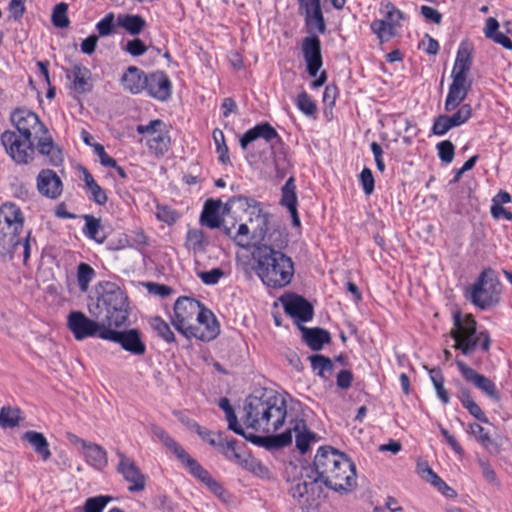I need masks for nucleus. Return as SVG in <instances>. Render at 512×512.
Listing matches in <instances>:
<instances>
[{"label":"nucleus","mask_w":512,"mask_h":512,"mask_svg":"<svg viewBox=\"0 0 512 512\" xmlns=\"http://www.w3.org/2000/svg\"><path fill=\"white\" fill-rule=\"evenodd\" d=\"M172 323L176 330L188 339L194 337L208 342L215 339L220 332L212 311L190 297H180L176 300Z\"/></svg>","instance_id":"f257e3e1"},{"label":"nucleus","mask_w":512,"mask_h":512,"mask_svg":"<svg viewBox=\"0 0 512 512\" xmlns=\"http://www.w3.org/2000/svg\"><path fill=\"white\" fill-rule=\"evenodd\" d=\"M313 466V472L319 481L336 492L349 493L356 487L354 463L331 446L318 449Z\"/></svg>","instance_id":"f03ea898"},{"label":"nucleus","mask_w":512,"mask_h":512,"mask_svg":"<svg viewBox=\"0 0 512 512\" xmlns=\"http://www.w3.org/2000/svg\"><path fill=\"white\" fill-rule=\"evenodd\" d=\"M286 401L280 395L264 393L249 396L244 404L243 422L256 432L270 434L280 429L286 419Z\"/></svg>","instance_id":"7ed1b4c3"},{"label":"nucleus","mask_w":512,"mask_h":512,"mask_svg":"<svg viewBox=\"0 0 512 512\" xmlns=\"http://www.w3.org/2000/svg\"><path fill=\"white\" fill-rule=\"evenodd\" d=\"M252 258L257 263L256 274L266 286L283 288L290 284L294 276V263L282 251L256 246Z\"/></svg>","instance_id":"20e7f679"},{"label":"nucleus","mask_w":512,"mask_h":512,"mask_svg":"<svg viewBox=\"0 0 512 512\" xmlns=\"http://www.w3.org/2000/svg\"><path fill=\"white\" fill-rule=\"evenodd\" d=\"M454 327L450 331V336L455 340L453 348L458 349L462 354L468 356L472 354L480 343L483 351L490 348V336L487 331L477 332V322L471 314L462 317L460 311L453 314Z\"/></svg>","instance_id":"39448f33"},{"label":"nucleus","mask_w":512,"mask_h":512,"mask_svg":"<svg viewBox=\"0 0 512 512\" xmlns=\"http://www.w3.org/2000/svg\"><path fill=\"white\" fill-rule=\"evenodd\" d=\"M153 435L189 470V472L201 482H203L209 490L219 498L226 493L223 486L211 477L209 472L204 469L194 458H192L185 449L176 442L163 428L152 425Z\"/></svg>","instance_id":"423d86ee"},{"label":"nucleus","mask_w":512,"mask_h":512,"mask_svg":"<svg viewBox=\"0 0 512 512\" xmlns=\"http://www.w3.org/2000/svg\"><path fill=\"white\" fill-rule=\"evenodd\" d=\"M472 65L471 48L467 43H462L457 51L456 60L452 69V84L446 98L445 107L447 111L457 108L465 99L471 81L467 79V73Z\"/></svg>","instance_id":"0eeeda50"},{"label":"nucleus","mask_w":512,"mask_h":512,"mask_svg":"<svg viewBox=\"0 0 512 512\" xmlns=\"http://www.w3.org/2000/svg\"><path fill=\"white\" fill-rule=\"evenodd\" d=\"M96 308L106 311L103 321L108 327L120 328L129 317V302L125 292L115 283L107 282L97 299Z\"/></svg>","instance_id":"6e6552de"},{"label":"nucleus","mask_w":512,"mask_h":512,"mask_svg":"<svg viewBox=\"0 0 512 512\" xmlns=\"http://www.w3.org/2000/svg\"><path fill=\"white\" fill-rule=\"evenodd\" d=\"M501 283L492 270H484L476 282L466 292V297L475 306L486 310L495 306L500 300Z\"/></svg>","instance_id":"1a4fd4ad"},{"label":"nucleus","mask_w":512,"mask_h":512,"mask_svg":"<svg viewBox=\"0 0 512 512\" xmlns=\"http://www.w3.org/2000/svg\"><path fill=\"white\" fill-rule=\"evenodd\" d=\"M1 142L15 163L28 164L33 160L35 147L30 130H5Z\"/></svg>","instance_id":"9d476101"},{"label":"nucleus","mask_w":512,"mask_h":512,"mask_svg":"<svg viewBox=\"0 0 512 512\" xmlns=\"http://www.w3.org/2000/svg\"><path fill=\"white\" fill-rule=\"evenodd\" d=\"M230 205H236L247 215L248 223L252 228L254 244L259 240H264L265 234L268 232L269 215L262 211L260 204L256 200L245 196H235L228 201L226 207Z\"/></svg>","instance_id":"9b49d317"},{"label":"nucleus","mask_w":512,"mask_h":512,"mask_svg":"<svg viewBox=\"0 0 512 512\" xmlns=\"http://www.w3.org/2000/svg\"><path fill=\"white\" fill-rule=\"evenodd\" d=\"M100 339L116 343L123 350L134 356H142L146 353L143 335L136 328L117 330V328L108 327L102 330Z\"/></svg>","instance_id":"f8f14e48"},{"label":"nucleus","mask_w":512,"mask_h":512,"mask_svg":"<svg viewBox=\"0 0 512 512\" xmlns=\"http://www.w3.org/2000/svg\"><path fill=\"white\" fill-rule=\"evenodd\" d=\"M67 327L78 341L96 336L100 338L102 330L108 328L104 321L99 322L92 320L81 311H72L69 313L67 317Z\"/></svg>","instance_id":"ddd939ff"},{"label":"nucleus","mask_w":512,"mask_h":512,"mask_svg":"<svg viewBox=\"0 0 512 512\" xmlns=\"http://www.w3.org/2000/svg\"><path fill=\"white\" fill-rule=\"evenodd\" d=\"M281 301L285 313L293 318L298 326L312 320L314 316L313 305L304 297L297 294H288L282 297Z\"/></svg>","instance_id":"4468645a"},{"label":"nucleus","mask_w":512,"mask_h":512,"mask_svg":"<svg viewBox=\"0 0 512 512\" xmlns=\"http://www.w3.org/2000/svg\"><path fill=\"white\" fill-rule=\"evenodd\" d=\"M116 454L119 457L117 471L130 483L128 490L130 492L143 491L146 485L145 476L136 466L134 460L127 458L125 454L119 450H117Z\"/></svg>","instance_id":"2eb2a0df"},{"label":"nucleus","mask_w":512,"mask_h":512,"mask_svg":"<svg viewBox=\"0 0 512 512\" xmlns=\"http://www.w3.org/2000/svg\"><path fill=\"white\" fill-rule=\"evenodd\" d=\"M456 364L462 376L467 382L473 384L489 398L499 400V392L492 380L482 374H479L461 360H457Z\"/></svg>","instance_id":"dca6fc26"},{"label":"nucleus","mask_w":512,"mask_h":512,"mask_svg":"<svg viewBox=\"0 0 512 512\" xmlns=\"http://www.w3.org/2000/svg\"><path fill=\"white\" fill-rule=\"evenodd\" d=\"M302 53L308 74L311 77H316L323 64L319 38L315 35L305 37L302 41Z\"/></svg>","instance_id":"f3484780"},{"label":"nucleus","mask_w":512,"mask_h":512,"mask_svg":"<svg viewBox=\"0 0 512 512\" xmlns=\"http://www.w3.org/2000/svg\"><path fill=\"white\" fill-rule=\"evenodd\" d=\"M300 9L303 10L305 24L310 31L324 34L326 24L321 8V0H299Z\"/></svg>","instance_id":"a211bd4d"},{"label":"nucleus","mask_w":512,"mask_h":512,"mask_svg":"<svg viewBox=\"0 0 512 512\" xmlns=\"http://www.w3.org/2000/svg\"><path fill=\"white\" fill-rule=\"evenodd\" d=\"M142 134L141 141H145L149 152L156 157H162L169 150L171 138L168 130H138Z\"/></svg>","instance_id":"6ab92c4d"},{"label":"nucleus","mask_w":512,"mask_h":512,"mask_svg":"<svg viewBox=\"0 0 512 512\" xmlns=\"http://www.w3.org/2000/svg\"><path fill=\"white\" fill-rule=\"evenodd\" d=\"M144 90L148 92L149 96L159 101H166L171 96V81L164 72L157 71L147 75V84H145Z\"/></svg>","instance_id":"aec40b11"},{"label":"nucleus","mask_w":512,"mask_h":512,"mask_svg":"<svg viewBox=\"0 0 512 512\" xmlns=\"http://www.w3.org/2000/svg\"><path fill=\"white\" fill-rule=\"evenodd\" d=\"M24 225V216L21 209L12 202L0 206V230H9L19 233Z\"/></svg>","instance_id":"412c9836"},{"label":"nucleus","mask_w":512,"mask_h":512,"mask_svg":"<svg viewBox=\"0 0 512 512\" xmlns=\"http://www.w3.org/2000/svg\"><path fill=\"white\" fill-rule=\"evenodd\" d=\"M305 472V474H301V477L290 488L292 497L298 500L305 496H314L320 492L319 479L313 472V469H305Z\"/></svg>","instance_id":"4be33fe9"},{"label":"nucleus","mask_w":512,"mask_h":512,"mask_svg":"<svg viewBox=\"0 0 512 512\" xmlns=\"http://www.w3.org/2000/svg\"><path fill=\"white\" fill-rule=\"evenodd\" d=\"M39 192L49 198H57L62 192V182L52 170H42L37 178Z\"/></svg>","instance_id":"5701e85b"},{"label":"nucleus","mask_w":512,"mask_h":512,"mask_svg":"<svg viewBox=\"0 0 512 512\" xmlns=\"http://www.w3.org/2000/svg\"><path fill=\"white\" fill-rule=\"evenodd\" d=\"M281 193V205L288 209L292 218L293 226L300 227V218L297 211L298 200L296 195V185L293 176L289 177L286 181L281 189Z\"/></svg>","instance_id":"b1692460"},{"label":"nucleus","mask_w":512,"mask_h":512,"mask_svg":"<svg viewBox=\"0 0 512 512\" xmlns=\"http://www.w3.org/2000/svg\"><path fill=\"white\" fill-rule=\"evenodd\" d=\"M121 84L125 91L132 94L142 92L147 84V75L136 66H129L121 77Z\"/></svg>","instance_id":"393cba45"},{"label":"nucleus","mask_w":512,"mask_h":512,"mask_svg":"<svg viewBox=\"0 0 512 512\" xmlns=\"http://www.w3.org/2000/svg\"><path fill=\"white\" fill-rule=\"evenodd\" d=\"M299 329L305 343L314 351L321 350L325 344L331 342V335L325 329L319 327L308 328L303 325H300Z\"/></svg>","instance_id":"a878e982"},{"label":"nucleus","mask_w":512,"mask_h":512,"mask_svg":"<svg viewBox=\"0 0 512 512\" xmlns=\"http://www.w3.org/2000/svg\"><path fill=\"white\" fill-rule=\"evenodd\" d=\"M471 112L470 105L464 104L452 115L439 116L432 128H454L460 126L470 118Z\"/></svg>","instance_id":"bb28decb"},{"label":"nucleus","mask_w":512,"mask_h":512,"mask_svg":"<svg viewBox=\"0 0 512 512\" xmlns=\"http://www.w3.org/2000/svg\"><path fill=\"white\" fill-rule=\"evenodd\" d=\"M222 203L220 200L208 199L200 216V223L211 229L219 228L222 225V218L219 215V210Z\"/></svg>","instance_id":"cd10ccee"},{"label":"nucleus","mask_w":512,"mask_h":512,"mask_svg":"<svg viewBox=\"0 0 512 512\" xmlns=\"http://www.w3.org/2000/svg\"><path fill=\"white\" fill-rule=\"evenodd\" d=\"M292 423L296 434V447L302 454H305L310 448V443L316 439V434L307 428L303 419H295Z\"/></svg>","instance_id":"c85d7f7f"},{"label":"nucleus","mask_w":512,"mask_h":512,"mask_svg":"<svg viewBox=\"0 0 512 512\" xmlns=\"http://www.w3.org/2000/svg\"><path fill=\"white\" fill-rule=\"evenodd\" d=\"M82 453L88 464L98 470L103 469L108 464L107 452L99 444L89 442Z\"/></svg>","instance_id":"c756f323"},{"label":"nucleus","mask_w":512,"mask_h":512,"mask_svg":"<svg viewBox=\"0 0 512 512\" xmlns=\"http://www.w3.org/2000/svg\"><path fill=\"white\" fill-rule=\"evenodd\" d=\"M10 120L15 128H35L41 124L38 115L24 107L16 108L11 113Z\"/></svg>","instance_id":"7c9ffc66"},{"label":"nucleus","mask_w":512,"mask_h":512,"mask_svg":"<svg viewBox=\"0 0 512 512\" xmlns=\"http://www.w3.org/2000/svg\"><path fill=\"white\" fill-rule=\"evenodd\" d=\"M22 440L28 442L44 461L51 457L49 443L45 436L37 431H27L22 435Z\"/></svg>","instance_id":"2f4dec72"},{"label":"nucleus","mask_w":512,"mask_h":512,"mask_svg":"<svg viewBox=\"0 0 512 512\" xmlns=\"http://www.w3.org/2000/svg\"><path fill=\"white\" fill-rule=\"evenodd\" d=\"M67 76L72 79L73 88L76 92L85 93L90 90L91 72L85 66L75 64Z\"/></svg>","instance_id":"473e14b6"},{"label":"nucleus","mask_w":512,"mask_h":512,"mask_svg":"<svg viewBox=\"0 0 512 512\" xmlns=\"http://www.w3.org/2000/svg\"><path fill=\"white\" fill-rule=\"evenodd\" d=\"M85 189L89 193V199L98 205H105L108 201V196L105 190L95 181L93 175L83 168Z\"/></svg>","instance_id":"72a5a7b5"},{"label":"nucleus","mask_w":512,"mask_h":512,"mask_svg":"<svg viewBox=\"0 0 512 512\" xmlns=\"http://www.w3.org/2000/svg\"><path fill=\"white\" fill-rule=\"evenodd\" d=\"M83 218L85 220V226L83 228V233L85 236L96 241L97 243H104L107 236L103 230L101 219L89 214L84 215Z\"/></svg>","instance_id":"f704fd0d"},{"label":"nucleus","mask_w":512,"mask_h":512,"mask_svg":"<svg viewBox=\"0 0 512 512\" xmlns=\"http://www.w3.org/2000/svg\"><path fill=\"white\" fill-rule=\"evenodd\" d=\"M37 149L39 153L49 157L51 164L58 166L63 162L61 149L56 146L50 136H44L39 139Z\"/></svg>","instance_id":"c9c22d12"},{"label":"nucleus","mask_w":512,"mask_h":512,"mask_svg":"<svg viewBox=\"0 0 512 512\" xmlns=\"http://www.w3.org/2000/svg\"><path fill=\"white\" fill-rule=\"evenodd\" d=\"M287 244V234L283 230L273 229L265 234L264 240H259V242L254 244V249L256 246H266L274 251H281Z\"/></svg>","instance_id":"e433bc0d"},{"label":"nucleus","mask_w":512,"mask_h":512,"mask_svg":"<svg viewBox=\"0 0 512 512\" xmlns=\"http://www.w3.org/2000/svg\"><path fill=\"white\" fill-rule=\"evenodd\" d=\"M262 138L266 143L280 142V137L277 130H247V132L240 138V145L242 149H247L248 145L253 141Z\"/></svg>","instance_id":"4c0bfd02"},{"label":"nucleus","mask_w":512,"mask_h":512,"mask_svg":"<svg viewBox=\"0 0 512 512\" xmlns=\"http://www.w3.org/2000/svg\"><path fill=\"white\" fill-rule=\"evenodd\" d=\"M499 23L495 18H488L486 21L484 33L487 38L492 39L494 42L502 45L504 48L511 50L512 41L503 32L499 30Z\"/></svg>","instance_id":"58836bf2"},{"label":"nucleus","mask_w":512,"mask_h":512,"mask_svg":"<svg viewBox=\"0 0 512 512\" xmlns=\"http://www.w3.org/2000/svg\"><path fill=\"white\" fill-rule=\"evenodd\" d=\"M17 232L0 230V256L12 258L20 245Z\"/></svg>","instance_id":"ea45409f"},{"label":"nucleus","mask_w":512,"mask_h":512,"mask_svg":"<svg viewBox=\"0 0 512 512\" xmlns=\"http://www.w3.org/2000/svg\"><path fill=\"white\" fill-rule=\"evenodd\" d=\"M18 407L6 405L0 409V427L3 429L15 428L23 419Z\"/></svg>","instance_id":"a19ab883"},{"label":"nucleus","mask_w":512,"mask_h":512,"mask_svg":"<svg viewBox=\"0 0 512 512\" xmlns=\"http://www.w3.org/2000/svg\"><path fill=\"white\" fill-rule=\"evenodd\" d=\"M226 420L228 422V429L232 430L234 433L244 437L246 440L252 442L253 444L260 445L263 444L264 439L261 436L255 434H247L243 427L239 424L237 416L235 414L234 409L225 413Z\"/></svg>","instance_id":"79ce46f5"},{"label":"nucleus","mask_w":512,"mask_h":512,"mask_svg":"<svg viewBox=\"0 0 512 512\" xmlns=\"http://www.w3.org/2000/svg\"><path fill=\"white\" fill-rule=\"evenodd\" d=\"M118 25L131 35H138L146 26V22L139 15H119Z\"/></svg>","instance_id":"37998d69"},{"label":"nucleus","mask_w":512,"mask_h":512,"mask_svg":"<svg viewBox=\"0 0 512 512\" xmlns=\"http://www.w3.org/2000/svg\"><path fill=\"white\" fill-rule=\"evenodd\" d=\"M470 433L476 437V439L481 443V445L487 449L491 453H498L499 446L497 443L491 439L488 432L478 423H473L470 425Z\"/></svg>","instance_id":"c03bdc74"},{"label":"nucleus","mask_w":512,"mask_h":512,"mask_svg":"<svg viewBox=\"0 0 512 512\" xmlns=\"http://www.w3.org/2000/svg\"><path fill=\"white\" fill-rule=\"evenodd\" d=\"M237 441L235 439H226L222 437L221 445H218L216 448L221 452V454L229 461H233L240 466H243V456L244 454L239 453L236 450Z\"/></svg>","instance_id":"a18cd8bd"},{"label":"nucleus","mask_w":512,"mask_h":512,"mask_svg":"<svg viewBox=\"0 0 512 512\" xmlns=\"http://www.w3.org/2000/svg\"><path fill=\"white\" fill-rule=\"evenodd\" d=\"M308 360L310 361L313 371H315L316 374L321 378H325V373L332 372L334 368L331 359L321 354L311 355L308 357Z\"/></svg>","instance_id":"49530a36"},{"label":"nucleus","mask_w":512,"mask_h":512,"mask_svg":"<svg viewBox=\"0 0 512 512\" xmlns=\"http://www.w3.org/2000/svg\"><path fill=\"white\" fill-rule=\"evenodd\" d=\"M207 240L205 233L200 229H190L186 235V246L189 250L201 252L205 250Z\"/></svg>","instance_id":"de8ad7c7"},{"label":"nucleus","mask_w":512,"mask_h":512,"mask_svg":"<svg viewBox=\"0 0 512 512\" xmlns=\"http://www.w3.org/2000/svg\"><path fill=\"white\" fill-rule=\"evenodd\" d=\"M371 30L377 35L381 42L390 40L396 33V27L393 26L389 21L374 20L371 25Z\"/></svg>","instance_id":"09e8293b"},{"label":"nucleus","mask_w":512,"mask_h":512,"mask_svg":"<svg viewBox=\"0 0 512 512\" xmlns=\"http://www.w3.org/2000/svg\"><path fill=\"white\" fill-rule=\"evenodd\" d=\"M291 425L293 423L291 422ZM294 432L293 426L287 429L285 432L269 437H262L264 442L262 445L272 448H283L292 442V433Z\"/></svg>","instance_id":"8fccbe9b"},{"label":"nucleus","mask_w":512,"mask_h":512,"mask_svg":"<svg viewBox=\"0 0 512 512\" xmlns=\"http://www.w3.org/2000/svg\"><path fill=\"white\" fill-rule=\"evenodd\" d=\"M150 326L152 329L168 343H172L175 341V335L171 330L170 326L167 322H165L162 318L156 316L150 319Z\"/></svg>","instance_id":"3c124183"},{"label":"nucleus","mask_w":512,"mask_h":512,"mask_svg":"<svg viewBox=\"0 0 512 512\" xmlns=\"http://www.w3.org/2000/svg\"><path fill=\"white\" fill-rule=\"evenodd\" d=\"M235 243L242 247L248 248L250 246H254V239L252 238V228L248 223V220L239 225L236 234L233 237Z\"/></svg>","instance_id":"603ef678"},{"label":"nucleus","mask_w":512,"mask_h":512,"mask_svg":"<svg viewBox=\"0 0 512 512\" xmlns=\"http://www.w3.org/2000/svg\"><path fill=\"white\" fill-rule=\"evenodd\" d=\"M241 467L262 478L268 477L269 475L268 468L250 454H244L243 466Z\"/></svg>","instance_id":"864d4df0"},{"label":"nucleus","mask_w":512,"mask_h":512,"mask_svg":"<svg viewBox=\"0 0 512 512\" xmlns=\"http://www.w3.org/2000/svg\"><path fill=\"white\" fill-rule=\"evenodd\" d=\"M380 11L384 15L383 20L389 21L395 27H397L400 21L403 19V13L389 1H384L381 3Z\"/></svg>","instance_id":"5fc2aeb1"},{"label":"nucleus","mask_w":512,"mask_h":512,"mask_svg":"<svg viewBox=\"0 0 512 512\" xmlns=\"http://www.w3.org/2000/svg\"><path fill=\"white\" fill-rule=\"evenodd\" d=\"M95 276L93 268L86 264L80 263L77 268V279L81 291L85 292L88 289L89 283Z\"/></svg>","instance_id":"6e6d98bb"},{"label":"nucleus","mask_w":512,"mask_h":512,"mask_svg":"<svg viewBox=\"0 0 512 512\" xmlns=\"http://www.w3.org/2000/svg\"><path fill=\"white\" fill-rule=\"evenodd\" d=\"M68 5L64 2L57 4L52 13V23L57 28H65L70 21L67 17Z\"/></svg>","instance_id":"4d7b16f0"},{"label":"nucleus","mask_w":512,"mask_h":512,"mask_svg":"<svg viewBox=\"0 0 512 512\" xmlns=\"http://www.w3.org/2000/svg\"><path fill=\"white\" fill-rule=\"evenodd\" d=\"M109 496H96L90 497L86 500L83 511L84 512H102L106 505L111 501Z\"/></svg>","instance_id":"13d9d810"},{"label":"nucleus","mask_w":512,"mask_h":512,"mask_svg":"<svg viewBox=\"0 0 512 512\" xmlns=\"http://www.w3.org/2000/svg\"><path fill=\"white\" fill-rule=\"evenodd\" d=\"M438 156L443 163L449 164L455 156V147L449 140H444L436 145Z\"/></svg>","instance_id":"bf43d9fd"},{"label":"nucleus","mask_w":512,"mask_h":512,"mask_svg":"<svg viewBox=\"0 0 512 512\" xmlns=\"http://www.w3.org/2000/svg\"><path fill=\"white\" fill-rule=\"evenodd\" d=\"M196 433L203 441L207 442L212 447L216 448L218 445H221V439L223 437L222 432L215 433L201 426Z\"/></svg>","instance_id":"052dcab7"},{"label":"nucleus","mask_w":512,"mask_h":512,"mask_svg":"<svg viewBox=\"0 0 512 512\" xmlns=\"http://www.w3.org/2000/svg\"><path fill=\"white\" fill-rule=\"evenodd\" d=\"M199 278L206 285H215L224 276L221 268H213L210 271H202L198 273Z\"/></svg>","instance_id":"680f3d73"},{"label":"nucleus","mask_w":512,"mask_h":512,"mask_svg":"<svg viewBox=\"0 0 512 512\" xmlns=\"http://www.w3.org/2000/svg\"><path fill=\"white\" fill-rule=\"evenodd\" d=\"M147 49V46L139 38L129 40L124 47V50L134 57L145 54Z\"/></svg>","instance_id":"e2e57ef3"},{"label":"nucleus","mask_w":512,"mask_h":512,"mask_svg":"<svg viewBox=\"0 0 512 512\" xmlns=\"http://www.w3.org/2000/svg\"><path fill=\"white\" fill-rule=\"evenodd\" d=\"M360 182L363 188V191L366 195H370L374 191V177L373 173L369 168H364L360 173Z\"/></svg>","instance_id":"0e129e2a"},{"label":"nucleus","mask_w":512,"mask_h":512,"mask_svg":"<svg viewBox=\"0 0 512 512\" xmlns=\"http://www.w3.org/2000/svg\"><path fill=\"white\" fill-rule=\"evenodd\" d=\"M156 216L158 220L163 221L169 225L174 224L178 219V214L166 206H157Z\"/></svg>","instance_id":"69168bd1"},{"label":"nucleus","mask_w":512,"mask_h":512,"mask_svg":"<svg viewBox=\"0 0 512 512\" xmlns=\"http://www.w3.org/2000/svg\"><path fill=\"white\" fill-rule=\"evenodd\" d=\"M114 14L108 13L101 21L96 25L97 31L100 36L110 35L113 31Z\"/></svg>","instance_id":"338daca9"},{"label":"nucleus","mask_w":512,"mask_h":512,"mask_svg":"<svg viewBox=\"0 0 512 512\" xmlns=\"http://www.w3.org/2000/svg\"><path fill=\"white\" fill-rule=\"evenodd\" d=\"M146 287H147L149 293L158 295L163 298L171 295L173 292V289L170 286H167L165 284L148 282L146 284Z\"/></svg>","instance_id":"774afa93"}]
</instances>
